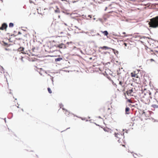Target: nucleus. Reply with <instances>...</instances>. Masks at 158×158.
Segmentation results:
<instances>
[{"mask_svg": "<svg viewBox=\"0 0 158 158\" xmlns=\"http://www.w3.org/2000/svg\"><path fill=\"white\" fill-rule=\"evenodd\" d=\"M150 27L153 28L158 27V16L151 19L149 23Z\"/></svg>", "mask_w": 158, "mask_h": 158, "instance_id": "obj_1", "label": "nucleus"}, {"mask_svg": "<svg viewBox=\"0 0 158 158\" xmlns=\"http://www.w3.org/2000/svg\"><path fill=\"white\" fill-rule=\"evenodd\" d=\"M143 94H144V95L141 97V101L146 104H149L150 102L149 98H152V97L151 96V93L149 91L148 93V95L145 94V93L144 94L143 93Z\"/></svg>", "mask_w": 158, "mask_h": 158, "instance_id": "obj_2", "label": "nucleus"}, {"mask_svg": "<svg viewBox=\"0 0 158 158\" xmlns=\"http://www.w3.org/2000/svg\"><path fill=\"white\" fill-rule=\"evenodd\" d=\"M142 115L143 116L146 117V118H145V119H148V118L151 115V114L149 111H147L146 112H143Z\"/></svg>", "mask_w": 158, "mask_h": 158, "instance_id": "obj_3", "label": "nucleus"}, {"mask_svg": "<svg viewBox=\"0 0 158 158\" xmlns=\"http://www.w3.org/2000/svg\"><path fill=\"white\" fill-rule=\"evenodd\" d=\"M131 74L132 77L136 78L138 80H139V78L138 77V75L136 73V72L135 71H134L133 72H132Z\"/></svg>", "mask_w": 158, "mask_h": 158, "instance_id": "obj_4", "label": "nucleus"}, {"mask_svg": "<svg viewBox=\"0 0 158 158\" xmlns=\"http://www.w3.org/2000/svg\"><path fill=\"white\" fill-rule=\"evenodd\" d=\"M62 110L64 111V113L66 116H69L70 115H72V114L70 113L69 111L65 108H63Z\"/></svg>", "mask_w": 158, "mask_h": 158, "instance_id": "obj_5", "label": "nucleus"}, {"mask_svg": "<svg viewBox=\"0 0 158 158\" xmlns=\"http://www.w3.org/2000/svg\"><path fill=\"white\" fill-rule=\"evenodd\" d=\"M7 25L6 23H4L2 24V26L0 27V30H4L6 28Z\"/></svg>", "mask_w": 158, "mask_h": 158, "instance_id": "obj_6", "label": "nucleus"}, {"mask_svg": "<svg viewBox=\"0 0 158 158\" xmlns=\"http://www.w3.org/2000/svg\"><path fill=\"white\" fill-rule=\"evenodd\" d=\"M133 92V89H131L128 90L126 92V93H127V94L128 96H131V95H132V93Z\"/></svg>", "mask_w": 158, "mask_h": 158, "instance_id": "obj_7", "label": "nucleus"}, {"mask_svg": "<svg viewBox=\"0 0 158 158\" xmlns=\"http://www.w3.org/2000/svg\"><path fill=\"white\" fill-rule=\"evenodd\" d=\"M57 47L60 48H66L65 45L62 43L59 44L58 45Z\"/></svg>", "mask_w": 158, "mask_h": 158, "instance_id": "obj_8", "label": "nucleus"}, {"mask_svg": "<svg viewBox=\"0 0 158 158\" xmlns=\"http://www.w3.org/2000/svg\"><path fill=\"white\" fill-rule=\"evenodd\" d=\"M101 48V49H103V50H107V49H110V48H109L107 46H104L103 47H100V48Z\"/></svg>", "mask_w": 158, "mask_h": 158, "instance_id": "obj_9", "label": "nucleus"}, {"mask_svg": "<svg viewBox=\"0 0 158 158\" xmlns=\"http://www.w3.org/2000/svg\"><path fill=\"white\" fill-rule=\"evenodd\" d=\"M114 135L115 137L118 138H120V137L122 136V135H120V134H119L118 133H115Z\"/></svg>", "mask_w": 158, "mask_h": 158, "instance_id": "obj_10", "label": "nucleus"}, {"mask_svg": "<svg viewBox=\"0 0 158 158\" xmlns=\"http://www.w3.org/2000/svg\"><path fill=\"white\" fill-rule=\"evenodd\" d=\"M101 32H102V33H103V34L105 36H107L108 34V33L107 31H102Z\"/></svg>", "mask_w": 158, "mask_h": 158, "instance_id": "obj_11", "label": "nucleus"}, {"mask_svg": "<svg viewBox=\"0 0 158 158\" xmlns=\"http://www.w3.org/2000/svg\"><path fill=\"white\" fill-rule=\"evenodd\" d=\"M130 110V109L129 107H127L125 109L126 114H129V111Z\"/></svg>", "mask_w": 158, "mask_h": 158, "instance_id": "obj_12", "label": "nucleus"}, {"mask_svg": "<svg viewBox=\"0 0 158 158\" xmlns=\"http://www.w3.org/2000/svg\"><path fill=\"white\" fill-rule=\"evenodd\" d=\"M124 95L126 99L127 100V102H129L130 103H133L132 101H131V99H128L126 97L125 94H124Z\"/></svg>", "mask_w": 158, "mask_h": 158, "instance_id": "obj_13", "label": "nucleus"}, {"mask_svg": "<svg viewBox=\"0 0 158 158\" xmlns=\"http://www.w3.org/2000/svg\"><path fill=\"white\" fill-rule=\"evenodd\" d=\"M62 58H58L55 59V60L56 62L60 61L62 60Z\"/></svg>", "mask_w": 158, "mask_h": 158, "instance_id": "obj_14", "label": "nucleus"}, {"mask_svg": "<svg viewBox=\"0 0 158 158\" xmlns=\"http://www.w3.org/2000/svg\"><path fill=\"white\" fill-rule=\"evenodd\" d=\"M51 43L50 42H48L47 43V45L50 48H51L52 47H53L52 46H51Z\"/></svg>", "mask_w": 158, "mask_h": 158, "instance_id": "obj_15", "label": "nucleus"}, {"mask_svg": "<svg viewBox=\"0 0 158 158\" xmlns=\"http://www.w3.org/2000/svg\"><path fill=\"white\" fill-rule=\"evenodd\" d=\"M14 26V24L12 23H10L9 24V27H12Z\"/></svg>", "mask_w": 158, "mask_h": 158, "instance_id": "obj_16", "label": "nucleus"}, {"mask_svg": "<svg viewBox=\"0 0 158 158\" xmlns=\"http://www.w3.org/2000/svg\"><path fill=\"white\" fill-rule=\"evenodd\" d=\"M155 97L156 98V99L158 100V92H156L155 94Z\"/></svg>", "mask_w": 158, "mask_h": 158, "instance_id": "obj_17", "label": "nucleus"}, {"mask_svg": "<svg viewBox=\"0 0 158 158\" xmlns=\"http://www.w3.org/2000/svg\"><path fill=\"white\" fill-rule=\"evenodd\" d=\"M152 106L154 108H158V106L155 104H153L152 105Z\"/></svg>", "mask_w": 158, "mask_h": 158, "instance_id": "obj_18", "label": "nucleus"}, {"mask_svg": "<svg viewBox=\"0 0 158 158\" xmlns=\"http://www.w3.org/2000/svg\"><path fill=\"white\" fill-rule=\"evenodd\" d=\"M123 81H120L119 82V84L120 85H121V86H123Z\"/></svg>", "mask_w": 158, "mask_h": 158, "instance_id": "obj_19", "label": "nucleus"}, {"mask_svg": "<svg viewBox=\"0 0 158 158\" xmlns=\"http://www.w3.org/2000/svg\"><path fill=\"white\" fill-rule=\"evenodd\" d=\"M48 92L50 93V94H51L52 93V91L51 89L49 88H48Z\"/></svg>", "mask_w": 158, "mask_h": 158, "instance_id": "obj_20", "label": "nucleus"}, {"mask_svg": "<svg viewBox=\"0 0 158 158\" xmlns=\"http://www.w3.org/2000/svg\"><path fill=\"white\" fill-rule=\"evenodd\" d=\"M55 12L56 13H59L60 12V11L59 9L57 8L56 10H55Z\"/></svg>", "mask_w": 158, "mask_h": 158, "instance_id": "obj_21", "label": "nucleus"}, {"mask_svg": "<svg viewBox=\"0 0 158 158\" xmlns=\"http://www.w3.org/2000/svg\"><path fill=\"white\" fill-rule=\"evenodd\" d=\"M24 49V48H23L20 47L18 49V50H19V51H23V50Z\"/></svg>", "mask_w": 158, "mask_h": 158, "instance_id": "obj_22", "label": "nucleus"}, {"mask_svg": "<svg viewBox=\"0 0 158 158\" xmlns=\"http://www.w3.org/2000/svg\"><path fill=\"white\" fill-rule=\"evenodd\" d=\"M104 130L105 131H107V132H110V133H111V131H108L105 128H104Z\"/></svg>", "mask_w": 158, "mask_h": 158, "instance_id": "obj_23", "label": "nucleus"}, {"mask_svg": "<svg viewBox=\"0 0 158 158\" xmlns=\"http://www.w3.org/2000/svg\"><path fill=\"white\" fill-rule=\"evenodd\" d=\"M110 112H105L104 113L105 115H108L109 114H110Z\"/></svg>", "mask_w": 158, "mask_h": 158, "instance_id": "obj_24", "label": "nucleus"}, {"mask_svg": "<svg viewBox=\"0 0 158 158\" xmlns=\"http://www.w3.org/2000/svg\"><path fill=\"white\" fill-rule=\"evenodd\" d=\"M122 34L124 35L123 36L124 37H126L127 36V35H126V33L125 32H123Z\"/></svg>", "mask_w": 158, "mask_h": 158, "instance_id": "obj_25", "label": "nucleus"}, {"mask_svg": "<svg viewBox=\"0 0 158 158\" xmlns=\"http://www.w3.org/2000/svg\"><path fill=\"white\" fill-rule=\"evenodd\" d=\"M78 0H73V3H74L75 2H77V1H78Z\"/></svg>", "mask_w": 158, "mask_h": 158, "instance_id": "obj_26", "label": "nucleus"}, {"mask_svg": "<svg viewBox=\"0 0 158 158\" xmlns=\"http://www.w3.org/2000/svg\"><path fill=\"white\" fill-rule=\"evenodd\" d=\"M29 55V56H33V55H34L35 54H31V53H30V54H29L28 53H27Z\"/></svg>", "mask_w": 158, "mask_h": 158, "instance_id": "obj_27", "label": "nucleus"}, {"mask_svg": "<svg viewBox=\"0 0 158 158\" xmlns=\"http://www.w3.org/2000/svg\"><path fill=\"white\" fill-rule=\"evenodd\" d=\"M150 60L151 62H152V61H154L155 60H153V59H151Z\"/></svg>", "mask_w": 158, "mask_h": 158, "instance_id": "obj_28", "label": "nucleus"}, {"mask_svg": "<svg viewBox=\"0 0 158 158\" xmlns=\"http://www.w3.org/2000/svg\"><path fill=\"white\" fill-rule=\"evenodd\" d=\"M123 45H124L125 47H126V46H127V43H124L123 44Z\"/></svg>", "mask_w": 158, "mask_h": 158, "instance_id": "obj_29", "label": "nucleus"}, {"mask_svg": "<svg viewBox=\"0 0 158 158\" xmlns=\"http://www.w3.org/2000/svg\"><path fill=\"white\" fill-rule=\"evenodd\" d=\"M60 108H62V109L63 108V106L62 105H60Z\"/></svg>", "mask_w": 158, "mask_h": 158, "instance_id": "obj_30", "label": "nucleus"}, {"mask_svg": "<svg viewBox=\"0 0 158 158\" xmlns=\"http://www.w3.org/2000/svg\"><path fill=\"white\" fill-rule=\"evenodd\" d=\"M13 106L15 108H18V106H17L16 105L15 106Z\"/></svg>", "mask_w": 158, "mask_h": 158, "instance_id": "obj_31", "label": "nucleus"}, {"mask_svg": "<svg viewBox=\"0 0 158 158\" xmlns=\"http://www.w3.org/2000/svg\"><path fill=\"white\" fill-rule=\"evenodd\" d=\"M105 135L107 137H108L109 136L107 133H105Z\"/></svg>", "mask_w": 158, "mask_h": 158, "instance_id": "obj_32", "label": "nucleus"}, {"mask_svg": "<svg viewBox=\"0 0 158 158\" xmlns=\"http://www.w3.org/2000/svg\"><path fill=\"white\" fill-rule=\"evenodd\" d=\"M112 49L113 50V51L114 52V53H115V51L116 50H115L114 49Z\"/></svg>", "mask_w": 158, "mask_h": 158, "instance_id": "obj_33", "label": "nucleus"}, {"mask_svg": "<svg viewBox=\"0 0 158 158\" xmlns=\"http://www.w3.org/2000/svg\"><path fill=\"white\" fill-rule=\"evenodd\" d=\"M155 52H158V51H156V50H155L154 51Z\"/></svg>", "mask_w": 158, "mask_h": 158, "instance_id": "obj_34", "label": "nucleus"}, {"mask_svg": "<svg viewBox=\"0 0 158 158\" xmlns=\"http://www.w3.org/2000/svg\"><path fill=\"white\" fill-rule=\"evenodd\" d=\"M107 7H106V8H105V10H106V9H107Z\"/></svg>", "mask_w": 158, "mask_h": 158, "instance_id": "obj_35", "label": "nucleus"}, {"mask_svg": "<svg viewBox=\"0 0 158 158\" xmlns=\"http://www.w3.org/2000/svg\"><path fill=\"white\" fill-rule=\"evenodd\" d=\"M116 51V53H117V54H118V51Z\"/></svg>", "mask_w": 158, "mask_h": 158, "instance_id": "obj_36", "label": "nucleus"}, {"mask_svg": "<svg viewBox=\"0 0 158 158\" xmlns=\"http://www.w3.org/2000/svg\"><path fill=\"white\" fill-rule=\"evenodd\" d=\"M0 68L3 69V68L2 67H0Z\"/></svg>", "mask_w": 158, "mask_h": 158, "instance_id": "obj_37", "label": "nucleus"}, {"mask_svg": "<svg viewBox=\"0 0 158 158\" xmlns=\"http://www.w3.org/2000/svg\"><path fill=\"white\" fill-rule=\"evenodd\" d=\"M122 146H123V147H125V145H122Z\"/></svg>", "mask_w": 158, "mask_h": 158, "instance_id": "obj_38", "label": "nucleus"}, {"mask_svg": "<svg viewBox=\"0 0 158 158\" xmlns=\"http://www.w3.org/2000/svg\"><path fill=\"white\" fill-rule=\"evenodd\" d=\"M1 1H2V0H0V2Z\"/></svg>", "mask_w": 158, "mask_h": 158, "instance_id": "obj_39", "label": "nucleus"}, {"mask_svg": "<svg viewBox=\"0 0 158 158\" xmlns=\"http://www.w3.org/2000/svg\"><path fill=\"white\" fill-rule=\"evenodd\" d=\"M89 17H90V18H91V17L90 16V15H89Z\"/></svg>", "mask_w": 158, "mask_h": 158, "instance_id": "obj_40", "label": "nucleus"}, {"mask_svg": "<svg viewBox=\"0 0 158 158\" xmlns=\"http://www.w3.org/2000/svg\"><path fill=\"white\" fill-rule=\"evenodd\" d=\"M108 110H110V109L109 108H108Z\"/></svg>", "mask_w": 158, "mask_h": 158, "instance_id": "obj_41", "label": "nucleus"}, {"mask_svg": "<svg viewBox=\"0 0 158 158\" xmlns=\"http://www.w3.org/2000/svg\"><path fill=\"white\" fill-rule=\"evenodd\" d=\"M19 34H20V32H19Z\"/></svg>", "mask_w": 158, "mask_h": 158, "instance_id": "obj_42", "label": "nucleus"}, {"mask_svg": "<svg viewBox=\"0 0 158 158\" xmlns=\"http://www.w3.org/2000/svg\"><path fill=\"white\" fill-rule=\"evenodd\" d=\"M59 17L60 18V16H59Z\"/></svg>", "mask_w": 158, "mask_h": 158, "instance_id": "obj_43", "label": "nucleus"}]
</instances>
